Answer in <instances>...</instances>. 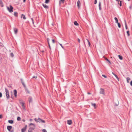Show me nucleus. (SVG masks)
<instances>
[{
    "label": "nucleus",
    "instance_id": "nucleus-1",
    "mask_svg": "<svg viewBox=\"0 0 132 132\" xmlns=\"http://www.w3.org/2000/svg\"><path fill=\"white\" fill-rule=\"evenodd\" d=\"M35 121L36 122L39 123H45V122L44 120L40 118H35L34 119Z\"/></svg>",
    "mask_w": 132,
    "mask_h": 132
},
{
    "label": "nucleus",
    "instance_id": "nucleus-2",
    "mask_svg": "<svg viewBox=\"0 0 132 132\" xmlns=\"http://www.w3.org/2000/svg\"><path fill=\"white\" fill-rule=\"evenodd\" d=\"M5 94L6 96V97L7 99H9L10 97V96L9 95V91L8 89L6 88H5Z\"/></svg>",
    "mask_w": 132,
    "mask_h": 132
},
{
    "label": "nucleus",
    "instance_id": "nucleus-3",
    "mask_svg": "<svg viewBox=\"0 0 132 132\" xmlns=\"http://www.w3.org/2000/svg\"><path fill=\"white\" fill-rule=\"evenodd\" d=\"M7 10L10 12L11 13L13 11V8L11 5L10 6V7H7Z\"/></svg>",
    "mask_w": 132,
    "mask_h": 132
},
{
    "label": "nucleus",
    "instance_id": "nucleus-4",
    "mask_svg": "<svg viewBox=\"0 0 132 132\" xmlns=\"http://www.w3.org/2000/svg\"><path fill=\"white\" fill-rule=\"evenodd\" d=\"M29 126L30 127V129H31L34 130L35 128V125L33 123H31L29 125Z\"/></svg>",
    "mask_w": 132,
    "mask_h": 132
},
{
    "label": "nucleus",
    "instance_id": "nucleus-5",
    "mask_svg": "<svg viewBox=\"0 0 132 132\" xmlns=\"http://www.w3.org/2000/svg\"><path fill=\"white\" fill-rule=\"evenodd\" d=\"M12 127L11 126H7V129L10 132H13V130H12Z\"/></svg>",
    "mask_w": 132,
    "mask_h": 132
},
{
    "label": "nucleus",
    "instance_id": "nucleus-6",
    "mask_svg": "<svg viewBox=\"0 0 132 132\" xmlns=\"http://www.w3.org/2000/svg\"><path fill=\"white\" fill-rule=\"evenodd\" d=\"M100 93L103 95H105L104 89L102 88H101L100 90Z\"/></svg>",
    "mask_w": 132,
    "mask_h": 132
},
{
    "label": "nucleus",
    "instance_id": "nucleus-7",
    "mask_svg": "<svg viewBox=\"0 0 132 132\" xmlns=\"http://www.w3.org/2000/svg\"><path fill=\"white\" fill-rule=\"evenodd\" d=\"M77 6L78 7V8H79L80 7L81 5V3L79 1H78L77 2Z\"/></svg>",
    "mask_w": 132,
    "mask_h": 132
},
{
    "label": "nucleus",
    "instance_id": "nucleus-8",
    "mask_svg": "<svg viewBox=\"0 0 132 132\" xmlns=\"http://www.w3.org/2000/svg\"><path fill=\"white\" fill-rule=\"evenodd\" d=\"M21 82L22 83V85H23V86L25 88H26V86L25 84L24 83V82H23V80L22 79H21Z\"/></svg>",
    "mask_w": 132,
    "mask_h": 132
},
{
    "label": "nucleus",
    "instance_id": "nucleus-9",
    "mask_svg": "<svg viewBox=\"0 0 132 132\" xmlns=\"http://www.w3.org/2000/svg\"><path fill=\"white\" fill-rule=\"evenodd\" d=\"M14 94L15 96L16 97H17V92L16 90H14Z\"/></svg>",
    "mask_w": 132,
    "mask_h": 132
},
{
    "label": "nucleus",
    "instance_id": "nucleus-10",
    "mask_svg": "<svg viewBox=\"0 0 132 132\" xmlns=\"http://www.w3.org/2000/svg\"><path fill=\"white\" fill-rule=\"evenodd\" d=\"M28 100L29 103H31L32 102V99L31 97H29L28 98Z\"/></svg>",
    "mask_w": 132,
    "mask_h": 132
},
{
    "label": "nucleus",
    "instance_id": "nucleus-11",
    "mask_svg": "<svg viewBox=\"0 0 132 132\" xmlns=\"http://www.w3.org/2000/svg\"><path fill=\"white\" fill-rule=\"evenodd\" d=\"M20 103L21 104V105H22V108L24 109H25V107L24 106V103L23 102H21V103Z\"/></svg>",
    "mask_w": 132,
    "mask_h": 132
},
{
    "label": "nucleus",
    "instance_id": "nucleus-12",
    "mask_svg": "<svg viewBox=\"0 0 132 132\" xmlns=\"http://www.w3.org/2000/svg\"><path fill=\"white\" fill-rule=\"evenodd\" d=\"M112 73L115 76V77L117 79L118 81H119V79L118 76L115 74H114L113 72H112Z\"/></svg>",
    "mask_w": 132,
    "mask_h": 132
},
{
    "label": "nucleus",
    "instance_id": "nucleus-13",
    "mask_svg": "<svg viewBox=\"0 0 132 132\" xmlns=\"http://www.w3.org/2000/svg\"><path fill=\"white\" fill-rule=\"evenodd\" d=\"M68 124L69 125H71L72 123V121L71 120H68L67 121Z\"/></svg>",
    "mask_w": 132,
    "mask_h": 132
},
{
    "label": "nucleus",
    "instance_id": "nucleus-14",
    "mask_svg": "<svg viewBox=\"0 0 132 132\" xmlns=\"http://www.w3.org/2000/svg\"><path fill=\"white\" fill-rule=\"evenodd\" d=\"M64 0H60L59 1V5L60 6L61 3H64Z\"/></svg>",
    "mask_w": 132,
    "mask_h": 132
},
{
    "label": "nucleus",
    "instance_id": "nucleus-15",
    "mask_svg": "<svg viewBox=\"0 0 132 132\" xmlns=\"http://www.w3.org/2000/svg\"><path fill=\"white\" fill-rule=\"evenodd\" d=\"M0 5L2 7H3L4 6V5L2 0H0Z\"/></svg>",
    "mask_w": 132,
    "mask_h": 132
},
{
    "label": "nucleus",
    "instance_id": "nucleus-16",
    "mask_svg": "<svg viewBox=\"0 0 132 132\" xmlns=\"http://www.w3.org/2000/svg\"><path fill=\"white\" fill-rule=\"evenodd\" d=\"M42 5L46 9H47L48 8V7L46 5L44 4H43Z\"/></svg>",
    "mask_w": 132,
    "mask_h": 132
},
{
    "label": "nucleus",
    "instance_id": "nucleus-17",
    "mask_svg": "<svg viewBox=\"0 0 132 132\" xmlns=\"http://www.w3.org/2000/svg\"><path fill=\"white\" fill-rule=\"evenodd\" d=\"M14 33L15 34H17L18 32V29L16 28H14Z\"/></svg>",
    "mask_w": 132,
    "mask_h": 132
},
{
    "label": "nucleus",
    "instance_id": "nucleus-18",
    "mask_svg": "<svg viewBox=\"0 0 132 132\" xmlns=\"http://www.w3.org/2000/svg\"><path fill=\"white\" fill-rule=\"evenodd\" d=\"M99 9L100 10H101V2H100L98 5Z\"/></svg>",
    "mask_w": 132,
    "mask_h": 132
},
{
    "label": "nucleus",
    "instance_id": "nucleus-19",
    "mask_svg": "<svg viewBox=\"0 0 132 132\" xmlns=\"http://www.w3.org/2000/svg\"><path fill=\"white\" fill-rule=\"evenodd\" d=\"M21 17V18H23V19L24 20H25L26 19L25 15L23 14L22 15Z\"/></svg>",
    "mask_w": 132,
    "mask_h": 132
},
{
    "label": "nucleus",
    "instance_id": "nucleus-20",
    "mask_svg": "<svg viewBox=\"0 0 132 132\" xmlns=\"http://www.w3.org/2000/svg\"><path fill=\"white\" fill-rule=\"evenodd\" d=\"M118 4L120 5V6H121V2L120 1H118Z\"/></svg>",
    "mask_w": 132,
    "mask_h": 132
},
{
    "label": "nucleus",
    "instance_id": "nucleus-21",
    "mask_svg": "<svg viewBox=\"0 0 132 132\" xmlns=\"http://www.w3.org/2000/svg\"><path fill=\"white\" fill-rule=\"evenodd\" d=\"M74 24L76 26H78V24L76 21H75L74 22Z\"/></svg>",
    "mask_w": 132,
    "mask_h": 132
},
{
    "label": "nucleus",
    "instance_id": "nucleus-22",
    "mask_svg": "<svg viewBox=\"0 0 132 132\" xmlns=\"http://www.w3.org/2000/svg\"><path fill=\"white\" fill-rule=\"evenodd\" d=\"M114 19L116 21V23H118V20L117 18L116 17H115Z\"/></svg>",
    "mask_w": 132,
    "mask_h": 132
},
{
    "label": "nucleus",
    "instance_id": "nucleus-23",
    "mask_svg": "<svg viewBox=\"0 0 132 132\" xmlns=\"http://www.w3.org/2000/svg\"><path fill=\"white\" fill-rule=\"evenodd\" d=\"M8 122L10 123L11 124H12L13 123V121L11 120H9L8 121Z\"/></svg>",
    "mask_w": 132,
    "mask_h": 132
},
{
    "label": "nucleus",
    "instance_id": "nucleus-24",
    "mask_svg": "<svg viewBox=\"0 0 132 132\" xmlns=\"http://www.w3.org/2000/svg\"><path fill=\"white\" fill-rule=\"evenodd\" d=\"M127 82L128 83L129 82V81L130 80V78L129 77H127Z\"/></svg>",
    "mask_w": 132,
    "mask_h": 132
},
{
    "label": "nucleus",
    "instance_id": "nucleus-25",
    "mask_svg": "<svg viewBox=\"0 0 132 132\" xmlns=\"http://www.w3.org/2000/svg\"><path fill=\"white\" fill-rule=\"evenodd\" d=\"M14 15L15 16H18V13L17 12H15L14 13Z\"/></svg>",
    "mask_w": 132,
    "mask_h": 132
},
{
    "label": "nucleus",
    "instance_id": "nucleus-26",
    "mask_svg": "<svg viewBox=\"0 0 132 132\" xmlns=\"http://www.w3.org/2000/svg\"><path fill=\"white\" fill-rule=\"evenodd\" d=\"M26 130V128H23L21 129L22 132H24Z\"/></svg>",
    "mask_w": 132,
    "mask_h": 132
},
{
    "label": "nucleus",
    "instance_id": "nucleus-27",
    "mask_svg": "<svg viewBox=\"0 0 132 132\" xmlns=\"http://www.w3.org/2000/svg\"><path fill=\"white\" fill-rule=\"evenodd\" d=\"M10 55L12 57H13L14 56L13 54V53H11L10 54Z\"/></svg>",
    "mask_w": 132,
    "mask_h": 132
},
{
    "label": "nucleus",
    "instance_id": "nucleus-28",
    "mask_svg": "<svg viewBox=\"0 0 132 132\" xmlns=\"http://www.w3.org/2000/svg\"><path fill=\"white\" fill-rule=\"evenodd\" d=\"M118 56L120 60H122V57L120 55H118Z\"/></svg>",
    "mask_w": 132,
    "mask_h": 132
},
{
    "label": "nucleus",
    "instance_id": "nucleus-29",
    "mask_svg": "<svg viewBox=\"0 0 132 132\" xmlns=\"http://www.w3.org/2000/svg\"><path fill=\"white\" fill-rule=\"evenodd\" d=\"M125 26L126 27V29H127V24H126V22L125 20Z\"/></svg>",
    "mask_w": 132,
    "mask_h": 132
},
{
    "label": "nucleus",
    "instance_id": "nucleus-30",
    "mask_svg": "<svg viewBox=\"0 0 132 132\" xmlns=\"http://www.w3.org/2000/svg\"><path fill=\"white\" fill-rule=\"evenodd\" d=\"M86 40H87V42H88V44L89 46H90V42L89 41L88 39H86Z\"/></svg>",
    "mask_w": 132,
    "mask_h": 132
},
{
    "label": "nucleus",
    "instance_id": "nucleus-31",
    "mask_svg": "<svg viewBox=\"0 0 132 132\" xmlns=\"http://www.w3.org/2000/svg\"><path fill=\"white\" fill-rule=\"evenodd\" d=\"M106 60L107 61L110 63H111L110 61L107 58H106Z\"/></svg>",
    "mask_w": 132,
    "mask_h": 132
},
{
    "label": "nucleus",
    "instance_id": "nucleus-32",
    "mask_svg": "<svg viewBox=\"0 0 132 132\" xmlns=\"http://www.w3.org/2000/svg\"><path fill=\"white\" fill-rule=\"evenodd\" d=\"M49 1V0H46L45 1V3H48Z\"/></svg>",
    "mask_w": 132,
    "mask_h": 132
},
{
    "label": "nucleus",
    "instance_id": "nucleus-33",
    "mask_svg": "<svg viewBox=\"0 0 132 132\" xmlns=\"http://www.w3.org/2000/svg\"><path fill=\"white\" fill-rule=\"evenodd\" d=\"M32 130H33L31 129H29V130H28V132H32Z\"/></svg>",
    "mask_w": 132,
    "mask_h": 132
},
{
    "label": "nucleus",
    "instance_id": "nucleus-34",
    "mask_svg": "<svg viewBox=\"0 0 132 132\" xmlns=\"http://www.w3.org/2000/svg\"><path fill=\"white\" fill-rule=\"evenodd\" d=\"M21 119V118L20 117H18L17 118V120L18 121H20Z\"/></svg>",
    "mask_w": 132,
    "mask_h": 132
},
{
    "label": "nucleus",
    "instance_id": "nucleus-35",
    "mask_svg": "<svg viewBox=\"0 0 132 132\" xmlns=\"http://www.w3.org/2000/svg\"><path fill=\"white\" fill-rule=\"evenodd\" d=\"M117 23L118 24V27L119 28H120V27H121V26H120V23Z\"/></svg>",
    "mask_w": 132,
    "mask_h": 132
},
{
    "label": "nucleus",
    "instance_id": "nucleus-36",
    "mask_svg": "<svg viewBox=\"0 0 132 132\" xmlns=\"http://www.w3.org/2000/svg\"><path fill=\"white\" fill-rule=\"evenodd\" d=\"M42 131L43 132H47L46 130L45 129H43L42 130Z\"/></svg>",
    "mask_w": 132,
    "mask_h": 132
},
{
    "label": "nucleus",
    "instance_id": "nucleus-37",
    "mask_svg": "<svg viewBox=\"0 0 132 132\" xmlns=\"http://www.w3.org/2000/svg\"><path fill=\"white\" fill-rule=\"evenodd\" d=\"M0 46H2V47H3L4 46L3 45L2 43L0 42Z\"/></svg>",
    "mask_w": 132,
    "mask_h": 132
},
{
    "label": "nucleus",
    "instance_id": "nucleus-38",
    "mask_svg": "<svg viewBox=\"0 0 132 132\" xmlns=\"http://www.w3.org/2000/svg\"><path fill=\"white\" fill-rule=\"evenodd\" d=\"M92 105L94 107H95L96 106V104L95 103L92 104Z\"/></svg>",
    "mask_w": 132,
    "mask_h": 132
},
{
    "label": "nucleus",
    "instance_id": "nucleus-39",
    "mask_svg": "<svg viewBox=\"0 0 132 132\" xmlns=\"http://www.w3.org/2000/svg\"><path fill=\"white\" fill-rule=\"evenodd\" d=\"M129 31H127V34H128V36H129Z\"/></svg>",
    "mask_w": 132,
    "mask_h": 132
},
{
    "label": "nucleus",
    "instance_id": "nucleus-40",
    "mask_svg": "<svg viewBox=\"0 0 132 132\" xmlns=\"http://www.w3.org/2000/svg\"><path fill=\"white\" fill-rule=\"evenodd\" d=\"M49 40H50V39L48 38H47V41L48 42V44H49Z\"/></svg>",
    "mask_w": 132,
    "mask_h": 132
},
{
    "label": "nucleus",
    "instance_id": "nucleus-41",
    "mask_svg": "<svg viewBox=\"0 0 132 132\" xmlns=\"http://www.w3.org/2000/svg\"><path fill=\"white\" fill-rule=\"evenodd\" d=\"M102 76L104 77V78H107V77L105 76V75H102Z\"/></svg>",
    "mask_w": 132,
    "mask_h": 132
},
{
    "label": "nucleus",
    "instance_id": "nucleus-42",
    "mask_svg": "<svg viewBox=\"0 0 132 132\" xmlns=\"http://www.w3.org/2000/svg\"><path fill=\"white\" fill-rule=\"evenodd\" d=\"M59 44H60V45L61 46V47L63 48H64V47H63L62 46V44H60V43H59Z\"/></svg>",
    "mask_w": 132,
    "mask_h": 132
},
{
    "label": "nucleus",
    "instance_id": "nucleus-43",
    "mask_svg": "<svg viewBox=\"0 0 132 132\" xmlns=\"http://www.w3.org/2000/svg\"><path fill=\"white\" fill-rule=\"evenodd\" d=\"M2 96V94L0 92V97H1Z\"/></svg>",
    "mask_w": 132,
    "mask_h": 132
},
{
    "label": "nucleus",
    "instance_id": "nucleus-44",
    "mask_svg": "<svg viewBox=\"0 0 132 132\" xmlns=\"http://www.w3.org/2000/svg\"><path fill=\"white\" fill-rule=\"evenodd\" d=\"M97 3V0H95L94 1V4H96Z\"/></svg>",
    "mask_w": 132,
    "mask_h": 132
},
{
    "label": "nucleus",
    "instance_id": "nucleus-45",
    "mask_svg": "<svg viewBox=\"0 0 132 132\" xmlns=\"http://www.w3.org/2000/svg\"><path fill=\"white\" fill-rule=\"evenodd\" d=\"M78 41L79 43H80V39L79 38L78 39Z\"/></svg>",
    "mask_w": 132,
    "mask_h": 132
},
{
    "label": "nucleus",
    "instance_id": "nucleus-46",
    "mask_svg": "<svg viewBox=\"0 0 132 132\" xmlns=\"http://www.w3.org/2000/svg\"><path fill=\"white\" fill-rule=\"evenodd\" d=\"M37 78V77H35V76H33L32 77V78Z\"/></svg>",
    "mask_w": 132,
    "mask_h": 132
},
{
    "label": "nucleus",
    "instance_id": "nucleus-47",
    "mask_svg": "<svg viewBox=\"0 0 132 132\" xmlns=\"http://www.w3.org/2000/svg\"><path fill=\"white\" fill-rule=\"evenodd\" d=\"M26 91L28 93H29V91L27 89L26 90Z\"/></svg>",
    "mask_w": 132,
    "mask_h": 132
},
{
    "label": "nucleus",
    "instance_id": "nucleus-48",
    "mask_svg": "<svg viewBox=\"0 0 132 132\" xmlns=\"http://www.w3.org/2000/svg\"><path fill=\"white\" fill-rule=\"evenodd\" d=\"M52 41L53 43H55V41L54 39H53L52 40Z\"/></svg>",
    "mask_w": 132,
    "mask_h": 132
},
{
    "label": "nucleus",
    "instance_id": "nucleus-49",
    "mask_svg": "<svg viewBox=\"0 0 132 132\" xmlns=\"http://www.w3.org/2000/svg\"><path fill=\"white\" fill-rule=\"evenodd\" d=\"M130 85L132 86V81H131L130 82Z\"/></svg>",
    "mask_w": 132,
    "mask_h": 132
},
{
    "label": "nucleus",
    "instance_id": "nucleus-50",
    "mask_svg": "<svg viewBox=\"0 0 132 132\" xmlns=\"http://www.w3.org/2000/svg\"><path fill=\"white\" fill-rule=\"evenodd\" d=\"M2 118V116L1 115H0V119H1Z\"/></svg>",
    "mask_w": 132,
    "mask_h": 132
},
{
    "label": "nucleus",
    "instance_id": "nucleus-51",
    "mask_svg": "<svg viewBox=\"0 0 132 132\" xmlns=\"http://www.w3.org/2000/svg\"><path fill=\"white\" fill-rule=\"evenodd\" d=\"M27 125H26V126H25V127L24 128H26V129H27Z\"/></svg>",
    "mask_w": 132,
    "mask_h": 132
},
{
    "label": "nucleus",
    "instance_id": "nucleus-52",
    "mask_svg": "<svg viewBox=\"0 0 132 132\" xmlns=\"http://www.w3.org/2000/svg\"><path fill=\"white\" fill-rule=\"evenodd\" d=\"M132 8V6H130L129 7V8L130 9H131Z\"/></svg>",
    "mask_w": 132,
    "mask_h": 132
},
{
    "label": "nucleus",
    "instance_id": "nucleus-53",
    "mask_svg": "<svg viewBox=\"0 0 132 132\" xmlns=\"http://www.w3.org/2000/svg\"><path fill=\"white\" fill-rule=\"evenodd\" d=\"M48 45H49V48H50V49H51V47H50V46L49 44H48Z\"/></svg>",
    "mask_w": 132,
    "mask_h": 132
},
{
    "label": "nucleus",
    "instance_id": "nucleus-54",
    "mask_svg": "<svg viewBox=\"0 0 132 132\" xmlns=\"http://www.w3.org/2000/svg\"><path fill=\"white\" fill-rule=\"evenodd\" d=\"M31 20H32L33 22V19L32 18H31Z\"/></svg>",
    "mask_w": 132,
    "mask_h": 132
},
{
    "label": "nucleus",
    "instance_id": "nucleus-55",
    "mask_svg": "<svg viewBox=\"0 0 132 132\" xmlns=\"http://www.w3.org/2000/svg\"><path fill=\"white\" fill-rule=\"evenodd\" d=\"M30 121H32V120L31 119H30Z\"/></svg>",
    "mask_w": 132,
    "mask_h": 132
},
{
    "label": "nucleus",
    "instance_id": "nucleus-56",
    "mask_svg": "<svg viewBox=\"0 0 132 132\" xmlns=\"http://www.w3.org/2000/svg\"><path fill=\"white\" fill-rule=\"evenodd\" d=\"M88 94H91L90 93H88Z\"/></svg>",
    "mask_w": 132,
    "mask_h": 132
},
{
    "label": "nucleus",
    "instance_id": "nucleus-57",
    "mask_svg": "<svg viewBox=\"0 0 132 132\" xmlns=\"http://www.w3.org/2000/svg\"><path fill=\"white\" fill-rule=\"evenodd\" d=\"M23 2H25L26 0H23Z\"/></svg>",
    "mask_w": 132,
    "mask_h": 132
},
{
    "label": "nucleus",
    "instance_id": "nucleus-58",
    "mask_svg": "<svg viewBox=\"0 0 132 132\" xmlns=\"http://www.w3.org/2000/svg\"><path fill=\"white\" fill-rule=\"evenodd\" d=\"M23 121H24H24H25V120H23Z\"/></svg>",
    "mask_w": 132,
    "mask_h": 132
},
{
    "label": "nucleus",
    "instance_id": "nucleus-59",
    "mask_svg": "<svg viewBox=\"0 0 132 132\" xmlns=\"http://www.w3.org/2000/svg\"><path fill=\"white\" fill-rule=\"evenodd\" d=\"M8 87L10 88L11 87V86H9Z\"/></svg>",
    "mask_w": 132,
    "mask_h": 132
},
{
    "label": "nucleus",
    "instance_id": "nucleus-60",
    "mask_svg": "<svg viewBox=\"0 0 132 132\" xmlns=\"http://www.w3.org/2000/svg\"><path fill=\"white\" fill-rule=\"evenodd\" d=\"M116 0V1H119V0Z\"/></svg>",
    "mask_w": 132,
    "mask_h": 132
},
{
    "label": "nucleus",
    "instance_id": "nucleus-61",
    "mask_svg": "<svg viewBox=\"0 0 132 132\" xmlns=\"http://www.w3.org/2000/svg\"><path fill=\"white\" fill-rule=\"evenodd\" d=\"M128 1H129L130 0H128Z\"/></svg>",
    "mask_w": 132,
    "mask_h": 132
}]
</instances>
